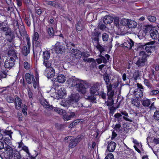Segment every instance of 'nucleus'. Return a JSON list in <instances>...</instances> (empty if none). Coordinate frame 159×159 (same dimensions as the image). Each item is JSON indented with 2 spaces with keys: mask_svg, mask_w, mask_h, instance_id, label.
Instances as JSON below:
<instances>
[{
  "mask_svg": "<svg viewBox=\"0 0 159 159\" xmlns=\"http://www.w3.org/2000/svg\"><path fill=\"white\" fill-rule=\"evenodd\" d=\"M66 46L69 52L71 54L73 62L76 63L79 61L81 58V51L75 48V45L71 42L67 43Z\"/></svg>",
  "mask_w": 159,
  "mask_h": 159,
  "instance_id": "1",
  "label": "nucleus"
},
{
  "mask_svg": "<svg viewBox=\"0 0 159 159\" xmlns=\"http://www.w3.org/2000/svg\"><path fill=\"white\" fill-rule=\"evenodd\" d=\"M155 43V41H150L146 43H141L140 46L143 48H145V50L148 53H152L153 52L155 49L156 46L154 45H152Z\"/></svg>",
  "mask_w": 159,
  "mask_h": 159,
  "instance_id": "2",
  "label": "nucleus"
},
{
  "mask_svg": "<svg viewBox=\"0 0 159 159\" xmlns=\"http://www.w3.org/2000/svg\"><path fill=\"white\" fill-rule=\"evenodd\" d=\"M53 50L57 54H62L66 51L65 46L59 42H57L53 48Z\"/></svg>",
  "mask_w": 159,
  "mask_h": 159,
  "instance_id": "3",
  "label": "nucleus"
},
{
  "mask_svg": "<svg viewBox=\"0 0 159 159\" xmlns=\"http://www.w3.org/2000/svg\"><path fill=\"white\" fill-rule=\"evenodd\" d=\"M4 156V159H20L21 157L20 152L17 151H13L12 153L9 152Z\"/></svg>",
  "mask_w": 159,
  "mask_h": 159,
  "instance_id": "4",
  "label": "nucleus"
},
{
  "mask_svg": "<svg viewBox=\"0 0 159 159\" xmlns=\"http://www.w3.org/2000/svg\"><path fill=\"white\" fill-rule=\"evenodd\" d=\"M150 34L153 39H155L158 38L159 42V24L151 29L150 31Z\"/></svg>",
  "mask_w": 159,
  "mask_h": 159,
  "instance_id": "5",
  "label": "nucleus"
},
{
  "mask_svg": "<svg viewBox=\"0 0 159 159\" xmlns=\"http://www.w3.org/2000/svg\"><path fill=\"white\" fill-rule=\"evenodd\" d=\"M10 138L5 137L2 140L4 143L5 148V151L9 152L10 153H12L13 152V148L11 146L12 145L11 141Z\"/></svg>",
  "mask_w": 159,
  "mask_h": 159,
  "instance_id": "6",
  "label": "nucleus"
},
{
  "mask_svg": "<svg viewBox=\"0 0 159 159\" xmlns=\"http://www.w3.org/2000/svg\"><path fill=\"white\" fill-rule=\"evenodd\" d=\"M33 44H34V48L33 52L34 54L37 55L38 53H40L42 51L41 47L43 43L40 40L32 42Z\"/></svg>",
  "mask_w": 159,
  "mask_h": 159,
  "instance_id": "7",
  "label": "nucleus"
},
{
  "mask_svg": "<svg viewBox=\"0 0 159 159\" xmlns=\"http://www.w3.org/2000/svg\"><path fill=\"white\" fill-rule=\"evenodd\" d=\"M119 85V82L117 79H112L111 80L109 86H107V92H112L114 93L115 91L112 90V88H116Z\"/></svg>",
  "mask_w": 159,
  "mask_h": 159,
  "instance_id": "8",
  "label": "nucleus"
},
{
  "mask_svg": "<svg viewBox=\"0 0 159 159\" xmlns=\"http://www.w3.org/2000/svg\"><path fill=\"white\" fill-rule=\"evenodd\" d=\"M100 34V32L97 31H95L92 34L91 39L94 46L100 43L99 37Z\"/></svg>",
  "mask_w": 159,
  "mask_h": 159,
  "instance_id": "9",
  "label": "nucleus"
},
{
  "mask_svg": "<svg viewBox=\"0 0 159 159\" xmlns=\"http://www.w3.org/2000/svg\"><path fill=\"white\" fill-rule=\"evenodd\" d=\"M114 95V93L113 92H107V96L108 100L105 102L107 106L111 107L114 104L113 97Z\"/></svg>",
  "mask_w": 159,
  "mask_h": 159,
  "instance_id": "10",
  "label": "nucleus"
},
{
  "mask_svg": "<svg viewBox=\"0 0 159 159\" xmlns=\"http://www.w3.org/2000/svg\"><path fill=\"white\" fill-rule=\"evenodd\" d=\"M100 85L98 83H96L93 85L90 89V93L91 94L97 95L99 94L98 91L100 89Z\"/></svg>",
  "mask_w": 159,
  "mask_h": 159,
  "instance_id": "11",
  "label": "nucleus"
},
{
  "mask_svg": "<svg viewBox=\"0 0 159 159\" xmlns=\"http://www.w3.org/2000/svg\"><path fill=\"white\" fill-rule=\"evenodd\" d=\"M81 80H80L77 86L75 87L76 90L82 94H85L86 92V88L84 84L81 83Z\"/></svg>",
  "mask_w": 159,
  "mask_h": 159,
  "instance_id": "12",
  "label": "nucleus"
},
{
  "mask_svg": "<svg viewBox=\"0 0 159 159\" xmlns=\"http://www.w3.org/2000/svg\"><path fill=\"white\" fill-rule=\"evenodd\" d=\"M3 63L0 62V70H3V68L4 69V68H6L11 69V68L14 66V64L13 62H10L8 61V59H7L5 63L4 66L3 65Z\"/></svg>",
  "mask_w": 159,
  "mask_h": 159,
  "instance_id": "13",
  "label": "nucleus"
},
{
  "mask_svg": "<svg viewBox=\"0 0 159 159\" xmlns=\"http://www.w3.org/2000/svg\"><path fill=\"white\" fill-rule=\"evenodd\" d=\"M80 98V96L79 93L72 94L70 97L69 101L72 103H77L79 101Z\"/></svg>",
  "mask_w": 159,
  "mask_h": 159,
  "instance_id": "14",
  "label": "nucleus"
},
{
  "mask_svg": "<svg viewBox=\"0 0 159 159\" xmlns=\"http://www.w3.org/2000/svg\"><path fill=\"white\" fill-rule=\"evenodd\" d=\"M80 81V80L77 79H74L72 78L68 79L67 81V82L69 85L71 87L75 86L76 87Z\"/></svg>",
  "mask_w": 159,
  "mask_h": 159,
  "instance_id": "15",
  "label": "nucleus"
},
{
  "mask_svg": "<svg viewBox=\"0 0 159 159\" xmlns=\"http://www.w3.org/2000/svg\"><path fill=\"white\" fill-rule=\"evenodd\" d=\"M128 21L127 20L124 19L122 21V24L123 25H128L129 28H134L137 25V23H136V25L134 24V23L135 22L132 20H130L129 22H128Z\"/></svg>",
  "mask_w": 159,
  "mask_h": 159,
  "instance_id": "16",
  "label": "nucleus"
},
{
  "mask_svg": "<svg viewBox=\"0 0 159 159\" xmlns=\"http://www.w3.org/2000/svg\"><path fill=\"white\" fill-rule=\"evenodd\" d=\"M43 106L45 108L47 109L48 110H53L54 111L56 112H57L59 109V108H58L57 107H54L52 105H50L49 102L47 101H45V102L44 103Z\"/></svg>",
  "mask_w": 159,
  "mask_h": 159,
  "instance_id": "17",
  "label": "nucleus"
},
{
  "mask_svg": "<svg viewBox=\"0 0 159 159\" xmlns=\"http://www.w3.org/2000/svg\"><path fill=\"white\" fill-rule=\"evenodd\" d=\"M134 94L138 100L142 98L143 97V93L142 90L139 89H136L134 91Z\"/></svg>",
  "mask_w": 159,
  "mask_h": 159,
  "instance_id": "18",
  "label": "nucleus"
},
{
  "mask_svg": "<svg viewBox=\"0 0 159 159\" xmlns=\"http://www.w3.org/2000/svg\"><path fill=\"white\" fill-rule=\"evenodd\" d=\"M14 103L16 109L19 110L21 108L22 100L19 97H16L15 99Z\"/></svg>",
  "mask_w": 159,
  "mask_h": 159,
  "instance_id": "19",
  "label": "nucleus"
},
{
  "mask_svg": "<svg viewBox=\"0 0 159 159\" xmlns=\"http://www.w3.org/2000/svg\"><path fill=\"white\" fill-rule=\"evenodd\" d=\"M114 20V18L109 15H106L103 19V22L106 25L112 23Z\"/></svg>",
  "mask_w": 159,
  "mask_h": 159,
  "instance_id": "20",
  "label": "nucleus"
},
{
  "mask_svg": "<svg viewBox=\"0 0 159 159\" xmlns=\"http://www.w3.org/2000/svg\"><path fill=\"white\" fill-rule=\"evenodd\" d=\"M116 146V143L114 142H111L107 146V149L109 152H112L115 149Z\"/></svg>",
  "mask_w": 159,
  "mask_h": 159,
  "instance_id": "21",
  "label": "nucleus"
},
{
  "mask_svg": "<svg viewBox=\"0 0 159 159\" xmlns=\"http://www.w3.org/2000/svg\"><path fill=\"white\" fill-rule=\"evenodd\" d=\"M6 2L8 5V7L7 9L8 11H11L14 9V4L12 0H6Z\"/></svg>",
  "mask_w": 159,
  "mask_h": 159,
  "instance_id": "22",
  "label": "nucleus"
},
{
  "mask_svg": "<svg viewBox=\"0 0 159 159\" xmlns=\"http://www.w3.org/2000/svg\"><path fill=\"white\" fill-rule=\"evenodd\" d=\"M44 74L48 78H52L55 75V70H45Z\"/></svg>",
  "mask_w": 159,
  "mask_h": 159,
  "instance_id": "23",
  "label": "nucleus"
},
{
  "mask_svg": "<svg viewBox=\"0 0 159 159\" xmlns=\"http://www.w3.org/2000/svg\"><path fill=\"white\" fill-rule=\"evenodd\" d=\"M142 105L144 107H148L151 104L150 100L144 98L140 100Z\"/></svg>",
  "mask_w": 159,
  "mask_h": 159,
  "instance_id": "24",
  "label": "nucleus"
},
{
  "mask_svg": "<svg viewBox=\"0 0 159 159\" xmlns=\"http://www.w3.org/2000/svg\"><path fill=\"white\" fill-rule=\"evenodd\" d=\"M124 45L125 47L130 49L132 46H134V42L131 39H129V40H127L124 43Z\"/></svg>",
  "mask_w": 159,
  "mask_h": 159,
  "instance_id": "25",
  "label": "nucleus"
},
{
  "mask_svg": "<svg viewBox=\"0 0 159 159\" xmlns=\"http://www.w3.org/2000/svg\"><path fill=\"white\" fill-rule=\"evenodd\" d=\"M109 77V74L105 72L103 75V78L107 86H109L110 83Z\"/></svg>",
  "mask_w": 159,
  "mask_h": 159,
  "instance_id": "26",
  "label": "nucleus"
},
{
  "mask_svg": "<svg viewBox=\"0 0 159 159\" xmlns=\"http://www.w3.org/2000/svg\"><path fill=\"white\" fill-rule=\"evenodd\" d=\"M69 147L70 148H73L75 147L78 144V142H76L75 139H70V142H69Z\"/></svg>",
  "mask_w": 159,
  "mask_h": 159,
  "instance_id": "27",
  "label": "nucleus"
},
{
  "mask_svg": "<svg viewBox=\"0 0 159 159\" xmlns=\"http://www.w3.org/2000/svg\"><path fill=\"white\" fill-rule=\"evenodd\" d=\"M30 48H28L26 46H24L22 49L21 52L23 55L26 56L30 53Z\"/></svg>",
  "mask_w": 159,
  "mask_h": 159,
  "instance_id": "28",
  "label": "nucleus"
},
{
  "mask_svg": "<svg viewBox=\"0 0 159 159\" xmlns=\"http://www.w3.org/2000/svg\"><path fill=\"white\" fill-rule=\"evenodd\" d=\"M75 115L74 112H72L70 115L65 114L63 116V119L65 121H68L74 118Z\"/></svg>",
  "mask_w": 159,
  "mask_h": 159,
  "instance_id": "29",
  "label": "nucleus"
},
{
  "mask_svg": "<svg viewBox=\"0 0 159 159\" xmlns=\"http://www.w3.org/2000/svg\"><path fill=\"white\" fill-rule=\"evenodd\" d=\"M50 56V53L49 51H44L43 54V58L44 61H48Z\"/></svg>",
  "mask_w": 159,
  "mask_h": 159,
  "instance_id": "30",
  "label": "nucleus"
},
{
  "mask_svg": "<svg viewBox=\"0 0 159 159\" xmlns=\"http://www.w3.org/2000/svg\"><path fill=\"white\" fill-rule=\"evenodd\" d=\"M82 19H80L76 24V30L81 31L83 28V26L82 24Z\"/></svg>",
  "mask_w": 159,
  "mask_h": 159,
  "instance_id": "31",
  "label": "nucleus"
},
{
  "mask_svg": "<svg viewBox=\"0 0 159 159\" xmlns=\"http://www.w3.org/2000/svg\"><path fill=\"white\" fill-rule=\"evenodd\" d=\"M114 117L116 119L115 120H117V121L118 123H120L123 120V117L121 116V114H120V113H117L115 114L114 116Z\"/></svg>",
  "mask_w": 159,
  "mask_h": 159,
  "instance_id": "32",
  "label": "nucleus"
},
{
  "mask_svg": "<svg viewBox=\"0 0 159 159\" xmlns=\"http://www.w3.org/2000/svg\"><path fill=\"white\" fill-rule=\"evenodd\" d=\"M94 94H91L90 96H88L86 99L92 103H96V98L94 96Z\"/></svg>",
  "mask_w": 159,
  "mask_h": 159,
  "instance_id": "33",
  "label": "nucleus"
},
{
  "mask_svg": "<svg viewBox=\"0 0 159 159\" xmlns=\"http://www.w3.org/2000/svg\"><path fill=\"white\" fill-rule=\"evenodd\" d=\"M146 61L144 59H142L139 57L138 60L136 61V64L139 67L141 66L144 65V63Z\"/></svg>",
  "mask_w": 159,
  "mask_h": 159,
  "instance_id": "34",
  "label": "nucleus"
},
{
  "mask_svg": "<svg viewBox=\"0 0 159 159\" xmlns=\"http://www.w3.org/2000/svg\"><path fill=\"white\" fill-rule=\"evenodd\" d=\"M17 58L16 54H15L14 55H11V56H9L7 59H8V61H9L10 62H13L14 65L15 64V60Z\"/></svg>",
  "mask_w": 159,
  "mask_h": 159,
  "instance_id": "35",
  "label": "nucleus"
},
{
  "mask_svg": "<svg viewBox=\"0 0 159 159\" xmlns=\"http://www.w3.org/2000/svg\"><path fill=\"white\" fill-rule=\"evenodd\" d=\"M57 81L59 83H63L66 80L65 76L62 75H59L57 78Z\"/></svg>",
  "mask_w": 159,
  "mask_h": 159,
  "instance_id": "36",
  "label": "nucleus"
},
{
  "mask_svg": "<svg viewBox=\"0 0 159 159\" xmlns=\"http://www.w3.org/2000/svg\"><path fill=\"white\" fill-rule=\"evenodd\" d=\"M100 52V54L102 55V52L105 51L104 48H103L101 45L100 44V43L96 44V45L94 46Z\"/></svg>",
  "mask_w": 159,
  "mask_h": 159,
  "instance_id": "37",
  "label": "nucleus"
},
{
  "mask_svg": "<svg viewBox=\"0 0 159 159\" xmlns=\"http://www.w3.org/2000/svg\"><path fill=\"white\" fill-rule=\"evenodd\" d=\"M144 83L151 90L154 89V87L150 83L149 81L147 79H144Z\"/></svg>",
  "mask_w": 159,
  "mask_h": 159,
  "instance_id": "38",
  "label": "nucleus"
},
{
  "mask_svg": "<svg viewBox=\"0 0 159 159\" xmlns=\"http://www.w3.org/2000/svg\"><path fill=\"white\" fill-rule=\"evenodd\" d=\"M23 66L25 70H30L32 67V65L30 63L27 61L24 62Z\"/></svg>",
  "mask_w": 159,
  "mask_h": 159,
  "instance_id": "39",
  "label": "nucleus"
},
{
  "mask_svg": "<svg viewBox=\"0 0 159 159\" xmlns=\"http://www.w3.org/2000/svg\"><path fill=\"white\" fill-rule=\"evenodd\" d=\"M115 130L118 133H120L122 131V128L120 123H118L116 124L114 127Z\"/></svg>",
  "mask_w": 159,
  "mask_h": 159,
  "instance_id": "40",
  "label": "nucleus"
},
{
  "mask_svg": "<svg viewBox=\"0 0 159 159\" xmlns=\"http://www.w3.org/2000/svg\"><path fill=\"white\" fill-rule=\"evenodd\" d=\"M24 20L27 25L28 27H30L31 24L30 16L25 15L24 17Z\"/></svg>",
  "mask_w": 159,
  "mask_h": 159,
  "instance_id": "41",
  "label": "nucleus"
},
{
  "mask_svg": "<svg viewBox=\"0 0 159 159\" xmlns=\"http://www.w3.org/2000/svg\"><path fill=\"white\" fill-rule=\"evenodd\" d=\"M120 114H121V116L123 115V119L125 120L126 121H129L131 122L132 121V120L131 119H128L127 118H125V116L128 113L127 112L125 111H121L120 112Z\"/></svg>",
  "mask_w": 159,
  "mask_h": 159,
  "instance_id": "42",
  "label": "nucleus"
},
{
  "mask_svg": "<svg viewBox=\"0 0 159 159\" xmlns=\"http://www.w3.org/2000/svg\"><path fill=\"white\" fill-rule=\"evenodd\" d=\"M6 38L7 41L9 42H11L13 39L14 35L12 33L9 34H6Z\"/></svg>",
  "mask_w": 159,
  "mask_h": 159,
  "instance_id": "43",
  "label": "nucleus"
},
{
  "mask_svg": "<svg viewBox=\"0 0 159 159\" xmlns=\"http://www.w3.org/2000/svg\"><path fill=\"white\" fill-rule=\"evenodd\" d=\"M47 32L50 37L54 36V33L53 28L52 27L49 28L47 30Z\"/></svg>",
  "mask_w": 159,
  "mask_h": 159,
  "instance_id": "44",
  "label": "nucleus"
},
{
  "mask_svg": "<svg viewBox=\"0 0 159 159\" xmlns=\"http://www.w3.org/2000/svg\"><path fill=\"white\" fill-rule=\"evenodd\" d=\"M39 35L37 32H34L32 36V42L37 41L39 40Z\"/></svg>",
  "mask_w": 159,
  "mask_h": 159,
  "instance_id": "45",
  "label": "nucleus"
},
{
  "mask_svg": "<svg viewBox=\"0 0 159 159\" xmlns=\"http://www.w3.org/2000/svg\"><path fill=\"white\" fill-rule=\"evenodd\" d=\"M21 149L23 150L24 151H25L27 153V154L28 155L29 157H30V159L31 157H32L31 155L30 154L29 152V150L28 148V147L25 146H23V147H22V148H21Z\"/></svg>",
  "mask_w": 159,
  "mask_h": 159,
  "instance_id": "46",
  "label": "nucleus"
},
{
  "mask_svg": "<svg viewBox=\"0 0 159 159\" xmlns=\"http://www.w3.org/2000/svg\"><path fill=\"white\" fill-rule=\"evenodd\" d=\"M2 30L4 32L5 35L6 34H9L12 33L11 29L6 27H3Z\"/></svg>",
  "mask_w": 159,
  "mask_h": 159,
  "instance_id": "47",
  "label": "nucleus"
},
{
  "mask_svg": "<svg viewBox=\"0 0 159 159\" xmlns=\"http://www.w3.org/2000/svg\"><path fill=\"white\" fill-rule=\"evenodd\" d=\"M139 56H140V58L142 59H144V60H146V57L147 55L146 54L145 52L143 51H140L139 53Z\"/></svg>",
  "mask_w": 159,
  "mask_h": 159,
  "instance_id": "48",
  "label": "nucleus"
},
{
  "mask_svg": "<svg viewBox=\"0 0 159 159\" xmlns=\"http://www.w3.org/2000/svg\"><path fill=\"white\" fill-rule=\"evenodd\" d=\"M148 19L151 22H154L156 20V18L155 16H148L147 17Z\"/></svg>",
  "mask_w": 159,
  "mask_h": 159,
  "instance_id": "49",
  "label": "nucleus"
},
{
  "mask_svg": "<svg viewBox=\"0 0 159 159\" xmlns=\"http://www.w3.org/2000/svg\"><path fill=\"white\" fill-rule=\"evenodd\" d=\"M139 76V73L138 70H135V71L133 74V78L135 80H137L138 77Z\"/></svg>",
  "mask_w": 159,
  "mask_h": 159,
  "instance_id": "50",
  "label": "nucleus"
},
{
  "mask_svg": "<svg viewBox=\"0 0 159 159\" xmlns=\"http://www.w3.org/2000/svg\"><path fill=\"white\" fill-rule=\"evenodd\" d=\"M153 118L156 120H159V111L156 110L153 115Z\"/></svg>",
  "mask_w": 159,
  "mask_h": 159,
  "instance_id": "51",
  "label": "nucleus"
},
{
  "mask_svg": "<svg viewBox=\"0 0 159 159\" xmlns=\"http://www.w3.org/2000/svg\"><path fill=\"white\" fill-rule=\"evenodd\" d=\"M7 101L9 103H12L15 101V99L11 97L7 96L6 98Z\"/></svg>",
  "mask_w": 159,
  "mask_h": 159,
  "instance_id": "52",
  "label": "nucleus"
},
{
  "mask_svg": "<svg viewBox=\"0 0 159 159\" xmlns=\"http://www.w3.org/2000/svg\"><path fill=\"white\" fill-rule=\"evenodd\" d=\"M3 133L5 134V135H8L10 139H11V134H12L13 132H11V130H5L3 132Z\"/></svg>",
  "mask_w": 159,
  "mask_h": 159,
  "instance_id": "53",
  "label": "nucleus"
},
{
  "mask_svg": "<svg viewBox=\"0 0 159 159\" xmlns=\"http://www.w3.org/2000/svg\"><path fill=\"white\" fill-rule=\"evenodd\" d=\"M102 38L103 41H107L108 38V34L105 33H103L102 35Z\"/></svg>",
  "mask_w": 159,
  "mask_h": 159,
  "instance_id": "54",
  "label": "nucleus"
},
{
  "mask_svg": "<svg viewBox=\"0 0 159 159\" xmlns=\"http://www.w3.org/2000/svg\"><path fill=\"white\" fill-rule=\"evenodd\" d=\"M83 60L85 62H93L95 61L94 59L93 58H83Z\"/></svg>",
  "mask_w": 159,
  "mask_h": 159,
  "instance_id": "55",
  "label": "nucleus"
},
{
  "mask_svg": "<svg viewBox=\"0 0 159 159\" xmlns=\"http://www.w3.org/2000/svg\"><path fill=\"white\" fill-rule=\"evenodd\" d=\"M13 25L14 26V30L16 32L17 29H19V26L18 21H16L14 23Z\"/></svg>",
  "mask_w": 159,
  "mask_h": 159,
  "instance_id": "56",
  "label": "nucleus"
},
{
  "mask_svg": "<svg viewBox=\"0 0 159 159\" xmlns=\"http://www.w3.org/2000/svg\"><path fill=\"white\" fill-rule=\"evenodd\" d=\"M43 64L47 67V68H50L51 67V64L48 62V61H44Z\"/></svg>",
  "mask_w": 159,
  "mask_h": 159,
  "instance_id": "57",
  "label": "nucleus"
},
{
  "mask_svg": "<svg viewBox=\"0 0 159 159\" xmlns=\"http://www.w3.org/2000/svg\"><path fill=\"white\" fill-rule=\"evenodd\" d=\"M26 39L27 44V48H30V38L28 36H26Z\"/></svg>",
  "mask_w": 159,
  "mask_h": 159,
  "instance_id": "58",
  "label": "nucleus"
},
{
  "mask_svg": "<svg viewBox=\"0 0 159 159\" xmlns=\"http://www.w3.org/2000/svg\"><path fill=\"white\" fill-rule=\"evenodd\" d=\"M83 138L84 136L83 135H78L77 137L75 139L76 142H78V143L79 142H80Z\"/></svg>",
  "mask_w": 159,
  "mask_h": 159,
  "instance_id": "59",
  "label": "nucleus"
},
{
  "mask_svg": "<svg viewBox=\"0 0 159 159\" xmlns=\"http://www.w3.org/2000/svg\"><path fill=\"white\" fill-rule=\"evenodd\" d=\"M105 159H114V157L112 153H110L106 156Z\"/></svg>",
  "mask_w": 159,
  "mask_h": 159,
  "instance_id": "60",
  "label": "nucleus"
},
{
  "mask_svg": "<svg viewBox=\"0 0 159 159\" xmlns=\"http://www.w3.org/2000/svg\"><path fill=\"white\" fill-rule=\"evenodd\" d=\"M19 31L21 36H24L26 34V31L25 29H24V30L19 29Z\"/></svg>",
  "mask_w": 159,
  "mask_h": 159,
  "instance_id": "61",
  "label": "nucleus"
},
{
  "mask_svg": "<svg viewBox=\"0 0 159 159\" xmlns=\"http://www.w3.org/2000/svg\"><path fill=\"white\" fill-rule=\"evenodd\" d=\"M98 56L100 57H102V62H103L104 63L106 64L107 63V60L106 58L105 57H104L102 55V54L99 55Z\"/></svg>",
  "mask_w": 159,
  "mask_h": 159,
  "instance_id": "62",
  "label": "nucleus"
},
{
  "mask_svg": "<svg viewBox=\"0 0 159 159\" xmlns=\"http://www.w3.org/2000/svg\"><path fill=\"white\" fill-rule=\"evenodd\" d=\"M47 4L48 5H50L52 6L55 7L56 6V4L55 2L51 1H48L47 2Z\"/></svg>",
  "mask_w": 159,
  "mask_h": 159,
  "instance_id": "63",
  "label": "nucleus"
},
{
  "mask_svg": "<svg viewBox=\"0 0 159 159\" xmlns=\"http://www.w3.org/2000/svg\"><path fill=\"white\" fill-rule=\"evenodd\" d=\"M24 107L22 109V112L25 115H26L27 114V106H25L24 105Z\"/></svg>",
  "mask_w": 159,
  "mask_h": 159,
  "instance_id": "64",
  "label": "nucleus"
}]
</instances>
